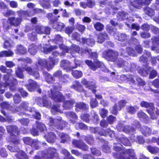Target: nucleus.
<instances>
[{"mask_svg":"<svg viewBox=\"0 0 159 159\" xmlns=\"http://www.w3.org/2000/svg\"><path fill=\"white\" fill-rule=\"evenodd\" d=\"M90 58L95 60L93 62L91 60H86L85 61V63L92 70L95 71L98 68H100L103 66V63L97 59L98 57V54L97 52H91L89 54Z\"/></svg>","mask_w":159,"mask_h":159,"instance_id":"nucleus-1","label":"nucleus"},{"mask_svg":"<svg viewBox=\"0 0 159 159\" xmlns=\"http://www.w3.org/2000/svg\"><path fill=\"white\" fill-rule=\"evenodd\" d=\"M113 156L116 159H137L134 150L131 148L125 149L119 154L114 152Z\"/></svg>","mask_w":159,"mask_h":159,"instance_id":"nucleus-2","label":"nucleus"},{"mask_svg":"<svg viewBox=\"0 0 159 159\" xmlns=\"http://www.w3.org/2000/svg\"><path fill=\"white\" fill-rule=\"evenodd\" d=\"M68 125V122L63 120L61 117L58 119L50 117L48 123L49 126L60 130L63 129Z\"/></svg>","mask_w":159,"mask_h":159,"instance_id":"nucleus-3","label":"nucleus"},{"mask_svg":"<svg viewBox=\"0 0 159 159\" xmlns=\"http://www.w3.org/2000/svg\"><path fill=\"white\" fill-rule=\"evenodd\" d=\"M53 87V89H50L51 94L49 95V96L56 102H60L64 101V96L61 93L57 91L59 89L61 88V86L54 85Z\"/></svg>","mask_w":159,"mask_h":159,"instance_id":"nucleus-4","label":"nucleus"},{"mask_svg":"<svg viewBox=\"0 0 159 159\" xmlns=\"http://www.w3.org/2000/svg\"><path fill=\"white\" fill-rule=\"evenodd\" d=\"M43 157L46 159H60L59 154L56 148L49 147L43 152Z\"/></svg>","mask_w":159,"mask_h":159,"instance_id":"nucleus-5","label":"nucleus"},{"mask_svg":"<svg viewBox=\"0 0 159 159\" xmlns=\"http://www.w3.org/2000/svg\"><path fill=\"white\" fill-rule=\"evenodd\" d=\"M102 56L107 60L114 62L117 60L119 53L117 51L108 49L103 52Z\"/></svg>","mask_w":159,"mask_h":159,"instance_id":"nucleus-6","label":"nucleus"},{"mask_svg":"<svg viewBox=\"0 0 159 159\" xmlns=\"http://www.w3.org/2000/svg\"><path fill=\"white\" fill-rule=\"evenodd\" d=\"M151 55L150 52L145 51L143 55L140 56L139 58V61L143 64V66L145 67L147 70H149L151 69V67H149L148 64V57H150Z\"/></svg>","mask_w":159,"mask_h":159,"instance_id":"nucleus-7","label":"nucleus"},{"mask_svg":"<svg viewBox=\"0 0 159 159\" xmlns=\"http://www.w3.org/2000/svg\"><path fill=\"white\" fill-rule=\"evenodd\" d=\"M6 128L10 137H18L20 134V131L16 125H7Z\"/></svg>","mask_w":159,"mask_h":159,"instance_id":"nucleus-8","label":"nucleus"},{"mask_svg":"<svg viewBox=\"0 0 159 159\" xmlns=\"http://www.w3.org/2000/svg\"><path fill=\"white\" fill-rule=\"evenodd\" d=\"M152 0H131L130 1V4L134 7L140 9L143 6H148Z\"/></svg>","mask_w":159,"mask_h":159,"instance_id":"nucleus-9","label":"nucleus"},{"mask_svg":"<svg viewBox=\"0 0 159 159\" xmlns=\"http://www.w3.org/2000/svg\"><path fill=\"white\" fill-rule=\"evenodd\" d=\"M4 82L3 86L4 88L8 87L9 90L12 92H14L17 90L16 85L18 82L16 79L13 78L9 81Z\"/></svg>","mask_w":159,"mask_h":159,"instance_id":"nucleus-10","label":"nucleus"},{"mask_svg":"<svg viewBox=\"0 0 159 159\" xmlns=\"http://www.w3.org/2000/svg\"><path fill=\"white\" fill-rule=\"evenodd\" d=\"M35 102L37 105L40 107H48L50 106L51 104L50 101L48 100L47 97L45 96L36 98Z\"/></svg>","mask_w":159,"mask_h":159,"instance_id":"nucleus-11","label":"nucleus"},{"mask_svg":"<svg viewBox=\"0 0 159 159\" xmlns=\"http://www.w3.org/2000/svg\"><path fill=\"white\" fill-rule=\"evenodd\" d=\"M70 88L80 93H84L85 95L88 94L87 91L85 90L80 82L78 80H75Z\"/></svg>","mask_w":159,"mask_h":159,"instance_id":"nucleus-12","label":"nucleus"},{"mask_svg":"<svg viewBox=\"0 0 159 159\" xmlns=\"http://www.w3.org/2000/svg\"><path fill=\"white\" fill-rule=\"evenodd\" d=\"M72 143L75 147L83 151H87L89 150V146L82 140L74 139Z\"/></svg>","mask_w":159,"mask_h":159,"instance_id":"nucleus-13","label":"nucleus"},{"mask_svg":"<svg viewBox=\"0 0 159 159\" xmlns=\"http://www.w3.org/2000/svg\"><path fill=\"white\" fill-rule=\"evenodd\" d=\"M38 64L39 66L46 68L48 71H49L53 68L52 63L48 62L45 59H38Z\"/></svg>","mask_w":159,"mask_h":159,"instance_id":"nucleus-14","label":"nucleus"},{"mask_svg":"<svg viewBox=\"0 0 159 159\" xmlns=\"http://www.w3.org/2000/svg\"><path fill=\"white\" fill-rule=\"evenodd\" d=\"M28 84L25 85L28 91L30 92L34 91L38 86L37 82L34 80L29 79L28 81Z\"/></svg>","mask_w":159,"mask_h":159,"instance_id":"nucleus-15","label":"nucleus"},{"mask_svg":"<svg viewBox=\"0 0 159 159\" xmlns=\"http://www.w3.org/2000/svg\"><path fill=\"white\" fill-rule=\"evenodd\" d=\"M8 20L12 26L17 27L19 26L21 24L22 21L20 18L16 17L14 16L9 17Z\"/></svg>","mask_w":159,"mask_h":159,"instance_id":"nucleus-16","label":"nucleus"},{"mask_svg":"<svg viewBox=\"0 0 159 159\" xmlns=\"http://www.w3.org/2000/svg\"><path fill=\"white\" fill-rule=\"evenodd\" d=\"M24 69L27 72V73L36 78L39 77V74L36 68H32L29 66L25 67Z\"/></svg>","mask_w":159,"mask_h":159,"instance_id":"nucleus-17","label":"nucleus"},{"mask_svg":"<svg viewBox=\"0 0 159 159\" xmlns=\"http://www.w3.org/2000/svg\"><path fill=\"white\" fill-rule=\"evenodd\" d=\"M75 102L73 99L67 100L64 102L62 107L65 110H70L72 108Z\"/></svg>","mask_w":159,"mask_h":159,"instance_id":"nucleus-18","label":"nucleus"},{"mask_svg":"<svg viewBox=\"0 0 159 159\" xmlns=\"http://www.w3.org/2000/svg\"><path fill=\"white\" fill-rule=\"evenodd\" d=\"M15 52L17 55H25L27 53V50L23 45L19 44L16 46Z\"/></svg>","mask_w":159,"mask_h":159,"instance_id":"nucleus-19","label":"nucleus"},{"mask_svg":"<svg viewBox=\"0 0 159 159\" xmlns=\"http://www.w3.org/2000/svg\"><path fill=\"white\" fill-rule=\"evenodd\" d=\"M75 109H79L83 111H87L89 110V106L83 102H75Z\"/></svg>","mask_w":159,"mask_h":159,"instance_id":"nucleus-20","label":"nucleus"},{"mask_svg":"<svg viewBox=\"0 0 159 159\" xmlns=\"http://www.w3.org/2000/svg\"><path fill=\"white\" fill-rule=\"evenodd\" d=\"M43 74L44 77L46 81L49 84H52L54 82L55 79L53 76L49 74L47 71H43Z\"/></svg>","mask_w":159,"mask_h":159,"instance_id":"nucleus-21","label":"nucleus"},{"mask_svg":"<svg viewBox=\"0 0 159 159\" xmlns=\"http://www.w3.org/2000/svg\"><path fill=\"white\" fill-rule=\"evenodd\" d=\"M137 114L138 117L140 119L143 120L145 124H147L149 123V117L142 110H140L138 111Z\"/></svg>","mask_w":159,"mask_h":159,"instance_id":"nucleus-22","label":"nucleus"},{"mask_svg":"<svg viewBox=\"0 0 159 159\" xmlns=\"http://www.w3.org/2000/svg\"><path fill=\"white\" fill-rule=\"evenodd\" d=\"M70 62L66 60H63L61 61L60 64V66L63 68L67 71H70L72 69V66H70Z\"/></svg>","mask_w":159,"mask_h":159,"instance_id":"nucleus-23","label":"nucleus"},{"mask_svg":"<svg viewBox=\"0 0 159 159\" xmlns=\"http://www.w3.org/2000/svg\"><path fill=\"white\" fill-rule=\"evenodd\" d=\"M108 38V35L106 33H100L97 36V41L98 43H102Z\"/></svg>","mask_w":159,"mask_h":159,"instance_id":"nucleus-24","label":"nucleus"},{"mask_svg":"<svg viewBox=\"0 0 159 159\" xmlns=\"http://www.w3.org/2000/svg\"><path fill=\"white\" fill-rule=\"evenodd\" d=\"M38 49V46L35 43H33L29 45L28 51L31 55H34L37 53Z\"/></svg>","mask_w":159,"mask_h":159,"instance_id":"nucleus-25","label":"nucleus"},{"mask_svg":"<svg viewBox=\"0 0 159 159\" xmlns=\"http://www.w3.org/2000/svg\"><path fill=\"white\" fill-rule=\"evenodd\" d=\"M114 36L115 39L119 41L122 42L127 41V36L124 34L116 33Z\"/></svg>","mask_w":159,"mask_h":159,"instance_id":"nucleus-26","label":"nucleus"},{"mask_svg":"<svg viewBox=\"0 0 159 159\" xmlns=\"http://www.w3.org/2000/svg\"><path fill=\"white\" fill-rule=\"evenodd\" d=\"M57 48V46H50L49 47V45L46 44L44 46L43 48V51L46 54L52 51L53 50L56 49Z\"/></svg>","mask_w":159,"mask_h":159,"instance_id":"nucleus-27","label":"nucleus"},{"mask_svg":"<svg viewBox=\"0 0 159 159\" xmlns=\"http://www.w3.org/2000/svg\"><path fill=\"white\" fill-rule=\"evenodd\" d=\"M56 135L54 133L52 132H49L46 136L47 141L49 143H53L56 139Z\"/></svg>","mask_w":159,"mask_h":159,"instance_id":"nucleus-28","label":"nucleus"},{"mask_svg":"<svg viewBox=\"0 0 159 159\" xmlns=\"http://www.w3.org/2000/svg\"><path fill=\"white\" fill-rule=\"evenodd\" d=\"M140 106L146 108H149L152 110L154 111L155 109L154 105L153 103L152 102H147L142 101L140 103Z\"/></svg>","mask_w":159,"mask_h":159,"instance_id":"nucleus-29","label":"nucleus"},{"mask_svg":"<svg viewBox=\"0 0 159 159\" xmlns=\"http://www.w3.org/2000/svg\"><path fill=\"white\" fill-rule=\"evenodd\" d=\"M81 39L82 42L83 44H86L89 46L92 47L95 44V41L93 39H86L84 37H83Z\"/></svg>","mask_w":159,"mask_h":159,"instance_id":"nucleus-30","label":"nucleus"},{"mask_svg":"<svg viewBox=\"0 0 159 159\" xmlns=\"http://www.w3.org/2000/svg\"><path fill=\"white\" fill-rule=\"evenodd\" d=\"M17 14L19 17L20 18L22 21L23 18L25 19L27 16H29V12L28 11H24L23 10H19L17 11Z\"/></svg>","mask_w":159,"mask_h":159,"instance_id":"nucleus-31","label":"nucleus"},{"mask_svg":"<svg viewBox=\"0 0 159 159\" xmlns=\"http://www.w3.org/2000/svg\"><path fill=\"white\" fill-rule=\"evenodd\" d=\"M117 140L120 142L125 146H130L131 143L129 140L127 138L122 137L117 138Z\"/></svg>","mask_w":159,"mask_h":159,"instance_id":"nucleus-32","label":"nucleus"},{"mask_svg":"<svg viewBox=\"0 0 159 159\" xmlns=\"http://www.w3.org/2000/svg\"><path fill=\"white\" fill-rule=\"evenodd\" d=\"M141 131L144 136H148L152 134V129L147 126H144L141 128Z\"/></svg>","mask_w":159,"mask_h":159,"instance_id":"nucleus-33","label":"nucleus"},{"mask_svg":"<svg viewBox=\"0 0 159 159\" xmlns=\"http://www.w3.org/2000/svg\"><path fill=\"white\" fill-rule=\"evenodd\" d=\"M92 112H93V114H92V118L91 120H92L93 123L98 124L100 121L97 112L94 110H92Z\"/></svg>","mask_w":159,"mask_h":159,"instance_id":"nucleus-34","label":"nucleus"},{"mask_svg":"<svg viewBox=\"0 0 159 159\" xmlns=\"http://www.w3.org/2000/svg\"><path fill=\"white\" fill-rule=\"evenodd\" d=\"M46 17L49 20L50 24H53L55 23L58 20L57 17L53 15L52 13H48Z\"/></svg>","mask_w":159,"mask_h":159,"instance_id":"nucleus-35","label":"nucleus"},{"mask_svg":"<svg viewBox=\"0 0 159 159\" xmlns=\"http://www.w3.org/2000/svg\"><path fill=\"white\" fill-rule=\"evenodd\" d=\"M137 66L134 63L131 64L128 63L126 67H125V70L126 71L134 72L137 70Z\"/></svg>","mask_w":159,"mask_h":159,"instance_id":"nucleus-36","label":"nucleus"},{"mask_svg":"<svg viewBox=\"0 0 159 159\" xmlns=\"http://www.w3.org/2000/svg\"><path fill=\"white\" fill-rule=\"evenodd\" d=\"M13 72L11 69H7L6 70V74H4L3 76V80L4 81H9L10 76H12V73Z\"/></svg>","mask_w":159,"mask_h":159,"instance_id":"nucleus-37","label":"nucleus"},{"mask_svg":"<svg viewBox=\"0 0 159 159\" xmlns=\"http://www.w3.org/2000/svg\"><path fill=\"white\" fill-rule=\"evenodd\" d=\"M75 127L77 130H86L88 129V126L82 122L76 123L75 125Z\"/></svg>","mask_w":159,"mask_h":159,"instance_id":"nucleus-38","label":"nucleus"},{"mask_svg":"<svg viewBox=\"0 0 159 159\" xmlns=\"http://www.w3.org/2000/svg\"><path fill=\"white\" fill-rule=\"evenodd\" d=\"M23 70L20 67H18L15 70V74L16 76L20 79L24 78V76L23 73Z\"/></svg>","mask_w":159,"mask_h":159,"instance_id":"nucleus-39","label":"nucleus"},{"mask_svg":"<svg viewBox=\"0 0 159 159\" xmlns=\"http://www.w3.org/2000/svg\"><path fill=\"white\" fill-rule=\"evenodd\" d=\"M14 54L13 52L10 50H5L0 52V57H10Z\"/></svg>","mask_w":159,"mask_h":159,"instance_id":"nucleus-40","label":"nucleus"},{"mask_svg":"<svg viewBox=\"0 0 159 159\" xmlns=\"http://www.w3.org/2000/svg\"><path fill=\"white\" fill-rule=\"evenodd\" d=\"M143 11L146 14L149 16H152L154 15V10L148 7H145L143 8Z\"/></svg>","mask_w":159,"mask_h":159,"instance_id":"nucleus-41","label":"nucleus"},{"mask_svg":"<svg viewBox=\"0 0 159 159\" xmlns=\"http://www.w3.org/2000/svg\"><path fill=\"white\" fill-rule=\"evenodd\" d=\"M86 87L91 90L94 94H95L96 92V88L97 87L96 86L95 84L92 81H90Z\"/></svg>","mask_w":159,"mask_h":159,"instance_id":"nucleus-42","label":"nucleus"},{"mask_svg":"<svg viewBox=\"0 0 159 159\" xmlns=\"http://www.w3.org/2000/svg\"><path fill=\"white\" fill-rule=\"evenodd\" d=\"M133 140L134 142H135L140 144H142L145 142V140L143 136L142 135H137L136 136H134Z\"/></svg>","mask_w":159,"mask_h":159,"instance_id":"nucleus-43","label":"nucleus"},{"mask_svg":"<svg viewBox=\"0 0 159 159\" xmlns=\"http://www.w3.org/2000/svg\"><path fill=\"white\" fill-rule=\"evenodd\" d=\"M146 148L152 154H155L159 152V148L156 147H153L149 145L147 146Z\"/></svg>","mask_w":159,"mask_h":159,"instance_id":"nucleus-44","label":"nucleus"},{"mask_svg":"<svg viewBox=\"0 0 159 159\" xmlns=\"http://www.w3.org/2000/svg\"><path fill=\"white\" fill-rule=\"evenodd\" d=\"M94 27L97 31H101L103 30L104 26L100 22H97L93 25Z\"/></svg>","mask_w":159,"mask_h":159,"instance_id":"nucleus-45","label":"nucleus"},{"mask_svg":"<svg viewBox=\"0 0 159 159\" xmlns=\"http://www.w3.org/2000/svg\"><path fill=\"white\" fill-rule=\"evenodd\" d=\"M84 140L86 142L90 145H92L94 143V139L93 135L88 134L84 137Z\"/></svg>","mask_w":159,"mask_h":159,"instance_id":"nucleus-46","label":"nucleus"},{"mask_svg":"<svg viewBox=\"0 0 159 159\" xmlns=\"http://www.w3.org/2000/svg\"><path fill=\"white\" fill-rule=\"evenodd\" d=\"M36 33L38 34H43L44 33V27L39 25H36L34 26Z\"/></svg>","mask_w":159,"mask_h":159,"instance_id":"nucleus-47","label":"nucleus"},{"mask_svg":"<svg viewBox=\"0 0 159 159\" xmlns=\"http://www.w3.org/2000/svg\"><path fill=\"white\" fill-rule=\"evenodd\" d=\"M36 128L39 131L43 132L46 128L45 125L42 122L36 121Z\"/></svg>","mask_w":159,"mask_h":159,"instance_id":"nucleus-48","label":"nucleus"},{"mask_svg":"<svg viewBox=\"0 0 159 159\" xmlns=\"http://www.w3.org/2000/svg\"><path fill=\"white\" fill-rule=\"evenodd\" d=\"M128 63L122 59H119L117 61V65L118 67H123L125 69V67H126Z\"/></svg>","mask_w":159,"mask_h":159,"instance_id":"nucleus-49","label":"nucleus"},{"mask_svg":"<svg viewBox=\"0 0 159 159\" xmlns=\"http://www.w3.org/2000/svg\"><path fill=\"white\" fill-rule=\"evenodd\" d=\"M71 74L76 79H79L82 76L83 73L81 71L77 70H72Z\"/></svg>","mask_w":159,"mask_h":159,"instance_id":"nucleus-50","label":"nucleus"},{"mask_svg":"<svg viewBox=\"0 0 159 159\" xmlns=\"http://www.w3.org/2000/svg\"><path fill=\"white\" fill-rule=\"evenodd\" d=\"M70 79L69 76L68 74H64L59 78L60 81L62 83H67L69 82Z\"/></svg>","mask_w":159,"mask_h":159,"instance_id":"nucleus-51","label":"nucleus"},{"mask_svg":"<svg viewBox=\"0 0 159 159\" xmlns=\"http://www.w3.org/2000/svg\"><path fill=\"white\" fill-rule=\"evenodd\" d=\"M17 158L19 159H28V157L23 151H21L18 152L16 155Z\"/></svg>","mask_w":159,"mask_h":159,"instance_id":"nucleus-52","label":"nucleus"},{"mask_svg":"<svg viewBox=\"0 0 159 159\" xmlns=\"http://www.w3.org/2000/svg\"><path fill=\"white\" fill-rule=\"evenodd\" d=\"M126 13L124 11H119L117 15V17L120 20H122L126 19L127 18L126 17Z\"/></svg>","mask_w":159,"mask_h":159,"instance_id":"nucleus-53","label":"nucleus"},{"mask_svg":"<svg viewBox=\"0 0 159 159\" xmlns=\"http://www.w3.org/2000/svg\"><path fill=\"white\" fill-rule=\"evenodd\" d=\"M13 102L15 104L19 103L21 100V97L18 93H15L13 96Z\"/></svg>","mask_w":159,"mask_h":159,"instance_id":"nucleus-54","label":"nucleus"},{"mask_svg":"<svg viewBox=\"0 0 159 159\" xmlns=\"http://www.w3.org/2000/svg\"><path fill=\"white\" fill-rule=\"evenodd\" d=\"M126 50L129 55L133 57L136 56V51L133 48L129 47H127Z\"/></svg>","mask_w":159,"mask_h":159,"instance_id":"nucleus-55","label":"nucleus"},{"mask_svg":"<svg viewBox=\"0 0 159 159\" xmlns=\"http://www.w3.org/2000/svg\"><path fill=\"white\" fill-rule=\"evenodd\" d=\"M40 143V142L38 139H33L30 146L34 147L36 150H38L40 148L39 144Z\"/></svg>","mask_w":159,"mask_h":159,"instance_id":"nucleus-56","label":"nucleus"},{"mask_svg":"<svg viewBox=\"0 0 159 159\" xmlns=\"http://www.w3.org/2000/svg\"><path fill=\"white\" fill-rule=\"evenodd\" d=\"M90 115L88 113H83L80 115V119L84 121L89 123L90 121Z\"/></svg>","mask_w":159,"mask_h":159,"instance_id":"nucleus-57","label":"nucleus"},{"mask_svg":"<svg viewBox=\"0 0 159 159\" xmlns=\"http://www.w3.org/2000/svg\"><path fill=\"white\" fill-rule=\"evenodd\" d=\"M2 14L4 16L9 18L11 16H15L16 12L12 10L8 9L6 12L2 13Z\"/></svg>","mask_w":159,"mask_h":159,"instance_id":"nucleus-58","label":"nucleus"},{"mask_svg":"<svg viewBox=\"0 0 159 159\" xmlns=\"http://www.w3.org/2000/svg\"><path fill=\"white\" fill-rule=\"evenodd\" d=\"M18 61H21L27 64H31L32 62V59L28 57H26L25 58L20 57L17 60Z\"/></svg>","mask_w":159,"mask_h":159,"instance_id":"nucleus-59","label":"nucleus"},{"mask_svg":"<svg viewBox=\"0 0 159 159\" xmlns=\"http://www.w3.org/2000/svg\"><path fill=\"white\" fill-rule=\"evenodd\" d=\"M127 112L131 114H134L136 112V109L134 106H128L126 107Z\"/></svg>","mask_w":159,"mask_h":159,"instance_id":"nucleus-60","label":"nucleus"},{"mask_svg":"<svg viewBox=\"0 0 159 159\" xmlns=\"http://www.w3.org/2000/svg\"><path fill=\"white\" fill-rule=\"evenodd\" d=\"M76 29L81 33H83L86 29V27L84 25L78 24L77 23L76 25Z\"/></svg>","mask_w":159,"mask_h":159,"instance_id":"nucleus-61","label":"nucleus"},{"mask_svg":"<svg viewBox=\"0 0 159 159\" xmlns=\"http://www.w3.org/2000/svg\"><path fill=\"white\" fill-rule=\"evenodd\" d=\"M29 39L31 41H34L37 39V33L34 32L29 33L28 34Z\"/></svg>","mask_w":159,"mask_h":159,"instance_id":"nucleus-62","label":"nucleus"},{"mask_svg":"<svg viewBox=\"0 0 159 159\" xmlns=\"http://www.w3.org/2000/svg\"><path fill=\"white\" fill-rule=\"evenodd\" d=\"M90 104L91 107L93 108L98 107V103L96 98H92L90 100Z\"/></svg>","mask_w":159,"mask_h":159,"instance_id":"nucleus-63","label":"nucleus"},{"mask_svg":"<svg viewBox=\"0 0 159 159\" xmlns=\"http://www.w3.org/2000/svg\"><path fill=\"white\" fill-rule=\"evenodd\" d=\"M91 153L94 156H98L101 155L100 151L95 148H90Z\"/></svg>","mask_w":159,"mask_h":159,"instance_id":"nucleus-64","label":"nucleus"}]
</instances>
